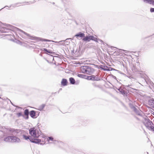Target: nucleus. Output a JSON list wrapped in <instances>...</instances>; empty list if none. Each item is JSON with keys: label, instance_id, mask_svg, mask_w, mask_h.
<instances>
[{"label": "nucleus", "instance_id": "nucleus-1", "mask_svg": "<svg viewBox=\"0 0 154 154\" xmlns=\"http://www.w3.org/2000/svg\"><path fill=\"white\" fill-rule=\"evenodd\" d=\"M29 133L31 136L35 138H37L40 136L38 130L35 127L30 128Z\"/></svg>", "mask_w": 154, "mask_h": 154}, {"label": "nucleus", "instance_id": "nucleus-2", "mask_svg": "<svg viewBox=\"0 0 154 154\" xmlns=\"http://www.w3.org/2000/svg\"><path fill=\"white\" fill-rule=\"evenodd\" d=\"M144 124L148 129L152 131H154V127L153 126V124L149 119L146 120L144 122Z\"/></svg>", "mask_w": 154, "mask_h": 154}, {"label": "nucleus", "instance_id": "nucleus-3", "mask_svg": "<svg viewBox=\"0 0 154 154\" xmlns=\"http://www.w3.org/2000/svg\"><path fill=\"white\" fill-rule=\"evenodd\" d=\"M91 40L94 41L96 42H98V39L92 35L86 36L82 39V40L85 42H89Z\"/></svg>", "mask_w": 154, "mask_h": 154}, {"label": "nucleus", "instance_id": "nucleus-4", "mask_svg": "<svg viewBox=\"0 0 154 154\" xmlns=\"http://www.w3.org/2000/svg\"><path fill=\"white\" fill-rule=\"evenodd\" d=\"M23 138L26 140L29 139L30 141L33 143H37L41 142V140L40 139L30 138V136H27L25 135H23Z\"/></svg>", "mask_w": 154, "mask_h": 154}, {"label": "nucleus", "instance_id": "nucleus-5", "mask_svg": "<svg viewBox=\"0 0 154 154\" xmlns=\"http://www.w3.org/2000/svg\"><path fill=\"white\" fill-rule=\"evenodd\" d=\"M11 143H19L20 141V139L17 137L11 136Z\"/></svg>", "mask_w": 154, "mask_h": 154}, {"label": "nucleus", "instance_id": "nucleus-6", "mask_svg": "<svg viewBox=\"0 0 154 154\" xmlns=\"http://www.w3.org/2000/svg\"><path fill=\"white\" fill-rule=\"evenodd\" d=\"M119 90L121 94L123 95H124L127 96L128 93V91H127L126 89L125 88L122 89V88H121L119 89Z\"/></svg>", "mask_w": 154, "mask_h": 154}, {"label": "nucleus", "instance_id": "nucleus-7", "mask_svg": "<svg viewBox=\"0 0 154 154\" xmlns=\"http://www.w3.org/2000/svg\"><path fill=\"white\" fill-rule=\"evenodd\" d=\"M75 36L78 39H79H79H80L82 38V37H85V34L83 33L80 32L75 35Z\"/></svg>", "mask_w": 154, "mask_h": 154}, {"label": "nucleus", "instance_id": "nucleus-8", "mask_svg": "<svg viewBox=\"0 0 154 154\" xmlns=\"http://www.w3.org/2000/svg\"><path fill=\"white\" fill-rule=\"evenodd\" d=\"M67 80L66 79H63L61 82V84L63 86H65L67 85Z\"/></svg>", "mask_w": 154, "mask_h": 154}, {"label": "nucleus", "instance_id": "nucleus-9", "mask_svg": "<svg viewBox=\"0 0 154 154\" xmlns=\"http://www.w3.org/2000/svg\"><path fill=\"white\" fill-rule=\"evenodd\" d=\"M11 136L7 137L4 139V141L6 142L11 143Z\"/></svg>", "mask_w": 154, "mask_h": 154}, {"label": "nucleus", "instance_id": "nucleus-10", "mask_svg": "<svg viewBox=\"0 0 154 154\" xmlns=\"http://www.w3.org/2000/svg\"><path fill=\"white\" fill-rule=\"evenodd\" d=\"M87 66H83L81 67V70L82 73H85L87 72Z\"/></svg>", "mask_w": 154, "mask_h": 154}, {"label": "nucleus", "instance_id": "nucleus-11", "mask_svg": "<svg viewBox=\"0 0 154 154\" xmlns=\"http://www.w3.org/2000/svg\"><path fill=\"white\" fill-rule=\"evenodd\" d=\"M45 106V105L44 104H42L40 105L38 107V109L39 110H42L44 109Z\"/></svg>", "mask_w": 154, "mask_h": 154}, {"label": "nucleus", "instance_id": "nucleus-12", "mask_svg": "<svg viewBox=\"0 0 154 154\" xmlns=\"http://www.w3.org/2000/svg\"><path fill=\"white\" fill-rule=\"evenodd\" d=\"M35 113L34 111H31L30 113V115L32 117H33L35 116Z\"/></svg>", "mask_w": 154, "mask_h": 154}, {"label": "nucleus", "instance_id": "nucleus-13", "mask_svg": "<svg viewBox=\"0 0 154 154\" xmlns=\"http://www.w3.org/2000/svg\"><path fill=\"white\" fill-rule=\"evenodd\" d=\"M69 81L71 84H73L75 83V80L72 78H69Z\"/></svg>", "mask_w": 154, "mask_h": 154}, {"label": "nucleus", "instance_id": "nucleus-14", "mask_svg": "<svg viewBox=\"0 0 154 154\" xmlns=\"http://www.w3.org/2000/svg\"><path fill=\"white\" fill-rule=\"evenodd\" d=\"M43 50L47 52H48V53H49V54H52L54 53L53 52H52L51 51L48 50L47 49H46V48H45L43 49Z\"/></svg>", "mask_w": 154, "mask_h": 154}, {"label": "nucleus", "instance_id": "nucleus-15", "mask_svg": "<svg viewBox=\"0 0 154 154\" xmlns=\"http://www.w3.org/2000/svg\"><path fill=\"white\" fill-rule=\"evenodd\" d=\"M24 115L27 116V118H28V114H29V110L28 109H26L24 112Z\"/></svg>", "mask_w": 154, "mask_h": 154}, {"label": "nucleus", "instance_id": "nucleus-16", "mask_svg": "<svg viewBox=\"0 0 154 154\" xmlns=\"http://www.w3.org/2000/svg\"><path fill=\"white\" fill-rule=\"evenodd\" d=\"M77 76L80 78H85V77L86 76L82 74H78L77 75Z\"/></svg>", "mask_w": 154, "mask_h": 154}, {"label": "nucleus", "instance_id": "nucleus-17", "mask_svg": "<svg viewBox=\"0 0 154 154\" xmlns=\"http://www.w3.org/2000/svg\"><path fill=\"white\" fill-rule=\"evenodd\" d=\"M145 1L147 3L152 5V4L153 2V0H146Z\"/></svg>", "mask_w": 154, "mask_h": 154}, {"label": "nucleus", "instance_id": "nucleus-18", "mask_svg": "<svg viewBox=\"0 0 154 154\" xmlns=\"http://www.w3.org/2000/svg\"><path fill=\"white\" fill-rule=\"evenodd\" d=\"M21 35H22V37L23 38H25V37L23 36V35H26V33L24 32H23L22 31H21Z\"/></svg>", "mask_w": 154, "mask_h": 154}, {"label": "nucleus", "instance_id": "nucleus-19", "mask_svg": "<svg viewBox=\"0 0 154 154\" xmlns=\"http://www.w3.org/2000/svg\"><path fill=\"white\" fill-rule=\"evenodd\" d=\"M17 115L18 117H20L22 116V113L21 112H19L17 113Z\"/></svg>", "mask_w": 154, "mask_h": 154}, {"label": "nucleus", "instance_id": "nucleus-20", "mask_svg": "<svg viewBox=\"0 0 154 154\" xmlns=\"http://www.w3.org/2000/svg\"><path fill=\"white\" fill-rule=\"evenodd\" d=\"M53 138L52 137H49L48 139V140L49 141V140H53Z\"/></svg>", "mask_w": 154, "mask_h": 154}, {"label": "nucleus", "instance_id": "nucleus-21", "mask_svg": "<svg viewBox=\"0 0 154 154\" xmlns=\"http://www.w3.org/2000/svg\"><path fill=\"white\" fill-rule=\"evenodd\" d=\"M150 11L151 12H154V8H151L150 9Z\"/></svg>", "mask_w": 154, "mask_h": 154}, {"label": "nucleus", "instance_id": "nucleus-22", "mask_svg": "<svg viewBox=\"0 0 154 154\" xmlns=\"http://www.w3.org/2000/svg\"><path fill=\"white\" fill-rule=\"evenodd\" d=\"M93 78L94 79V78L91 76L88 77V79H93Z\"/></svg>", "mask_w": 154, "mask_h": 154}, {"label": "nucleus", "instance_id": "nucleus-23", "mask_svg": "<svg viewBox=\"0 0 154 154\" xmlns=\"http://www.w3.org/2000/svg\"><path fill=\"white\" fill-rule=\"evenodd\" d=\"M44 41H49V40L47 39L44 40Z\"/></svg>", "mask_w": 154, "mask_h": 154}, {"label": "nucleus", "instance_id": "nucleus-24", "mask_svg": "<svg viewBox=\"0 0 154 154\" xmlns=\"http://www.w3.org/2000/svg\"><path fill=\"white\" fill-rule=\"evenodd\" d=\"M152 5H154V0H153V2Z\"/></svg>", "mask_w": 154, "mask_h": 154}, {"label": "nucleus", "instance_id": "nucleus-25", "mask_svg": "<svg viewBox=\"0 0 154 154\" xmlns=\"http://www.w3.org/2000/svg\"><path fill=\"white\" fill-rule=\"evenodd\" d=\"M103 66L104 67H105V66Z\"/></svg>", "mask_w": 154, "mask_h": 154}]
</instances>
